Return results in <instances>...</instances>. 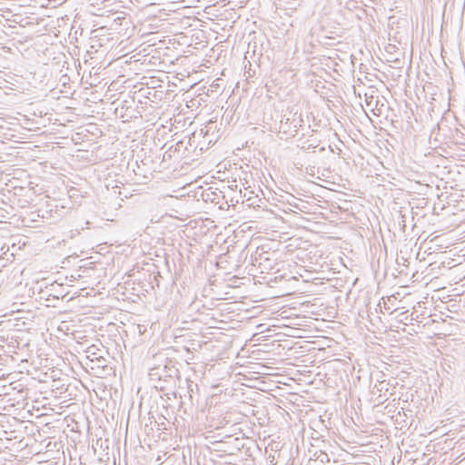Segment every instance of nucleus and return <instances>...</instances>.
<instances>
[{"instance_id":"9b49d317","label":"nucleus","mask_w":465,"mask_h":465,"mask_svg":"<svg viewBox=\"0 0 465 465\" xmlns=\"http://www.w3.org/2000/svg\"><path fill=\"white\" fill-rule=\"evenodd\" d=\"M385 385H386V384H384V382H383V381H382V382H381V383H380L381 388H380L379 390H380V391H381Z\"/></svg>"},{"instance_id":"423d86ee","label":"nucleus","mask_w":465,"mask_h":465,"mask_svg":"<svg viewBox=\"0 0 465 465\" xmlns=\"http://www.w3.org/2000/svg\"><path fill=\"white\" fill-rule=\"evenodd\" d=\"M370 154H359L357 156H351L352 159V162L355 166L360 167L361 170H363L365 168V165L368 163V157Z\"/></svg>"},{"instance_id":"f03ea898","label":"nucleus","mask_w":465,"mask_h":465,"mask_svg":"<svg viewBox=\"0 0 465 465\" xmlns=\"http://www.w3.org/2000/svg\"><path fill=\"white\" fill-rule=\"evenodd\" d=\"M369 218L365 206L358 200H351V227H358L360 229L367 225Z\"/></svg>"},{"instance_id":"4468645a","label":"nucleus","mask_w":465,"mask_h":465,"mask_svg":"<svg viewBox=\"0 0 465 465\" xmlns=\"http://www.w3.org/2000/svg\"><path fill=\"white\" fill-rule=\"evenodd\" d=\"M357 282H358V278H356V279L354 280V282H353L352 285H355Z\"/></svg>"},{"instance_id":"20e7f679","label":"nucleus","mask_w":465,"mask_h":465,"mask_svg":"<svg viewBox=\"0 0 465 465\" xmlns=\"http://www.w3.org/2000/svg\"><path fill=\"white\" fill-rule=\"evenodd\" d=\"M351 90H352L353 94L355 96V101L352 104L351 102V107L356 112V113H363L366 114L363 105L361 104V92L357 89L355 85H352L351 87Z\"/></svg>"},{"instance_id":"7ed1b4c3","label":"nucleus","mask_w":465,"mask_h":465,"mask_svg":"<svg viewBox=\"0 0 465 465\" xmlns=\"http://www.w3.org/2000/svg\"><path fill=\"white\" fill-rule=\"evenodd\" d=\"M360 153L370 154V152L362 146L361 142L356 141V138L351 135V156H357Z\"/></svg>"},{"instance_id":"9d476101","label":"nucleus","mask_w":465,"mask_h":465,"mask_svg":"<svg viewBox=\"0 0 465 465\" xmlns=\"http://www.w3.org/2000/svg\"><path fill=\"white\" fill-rule=\"evenodd\" d=\"M350 63H351V64L354 65V62H353V54H351V60H350Z\"/></svg>"},{"instance_id":"0eeeda50","label":"nucleus","mask_w":465,"mask_h":465,"mask_svg":"<svg viewBox=\"0 0 465 465\" xmlns=\"http://www.w3.org/2000/svg\"><path fill=\"white\" fill-rule=\"evenodd\" d=\"M96 351H99V350L96 349L94 346H92V347L88 348V350L86 351L88 354L87 358L90 359V361L93 362L101 361L102 356L99 355Z\"/></svg>"},{"instance_id":"39448f33","label":"nucleus","mask_w":465,"mask_h":465,"mask_svg":"<svg viewBox=\"0 0 465 465\" xmlns=\"http://www.w3.org/2000/svg\"><path fill=\"white\" fill-rule=\"evenodd\" d=\"M361 329V331L359 332V336L357 337V341H354L356 344V347H353V351H365L367 347V333L364 332V329L361 327H359Z\"/></svg>"},{"instance_id":"ddd939ff","label":"nucleus","mask_w":465,"mask_h":465,"mask_svg":"<svg viewBox=\"0 0 465 465\" xmlns=\"http://www.w3.org/2000/svg\"><path fill=\"white\" fill-rule=\"evenodd\" d=\"M189 391H193V385H192V384H191V385H189Z\"/></svg>"},{"instance_id":"1a4fd4ad","label":"nucleus","mask_w":465,"mask_h":465,"mask_svg":"<svg viewBox=\"0 0 465 465\" xmlns=\"http://www.w3.org/2000/svg\"><path fill=\"white\" fill-rule=\"evenodd\" d=\"M268 460H269V462H270L272 465H273V464H274V460H275V457H274V455H269V457H268Z\"/></svg>"},{"instance_id":"6e6552de","label":"nucleus","mask_w":465,"mask_h":465,"mask_svg":"<svg viewBox=\"0 0 465 465\" xmlns=\"http://www.w3.org/2000/svg\"><path fill=\"white\" fill-rule=\"evenodd\" d=\"M105 361H106L105 359L102 356L101 361H94V362L96 363L98 368L99 367H103L104 368V367H105Z\"/></svg>"},{"instance_id":"f257e3e1","label":"nucleus","mask_w":465,"mask_h":465,"mask_svg":"<svg viewBox=\"0 0 465 465\" xmlns=\"http://www.w3.org/2000/svg\"><path fill=\"white\" fill-rule=\"evenodd\" d=\"M355 417L351 415V431L353 430L356 436H359V440H352L351 438V445L355 444V446H351V465H371L370 460H371V455H359L357 454L358 447L367 446L371 441L369 440L370 435H362L360 436V433L367 434L370 432L369 426L364 425L362 423L363 419L358 414L355 413Z\"/></svg>"},{"instance_id":"f8f14e48","label":"nucleus","mask_w":465,"mask_h":465,"mask_svg":"<svg viewBox=\"0 0 465 465\" xmlns=\"http://www.w3.org/2000/svg\"><path fill=\"white\" fill-rule=\"evenodd\" d=\"M262 258H263V257H262V253H260V254H259V259H260V260H262ZM255 260H256V261H258V258H255Z\"/></svg>"}]
</instances>
